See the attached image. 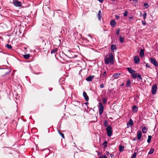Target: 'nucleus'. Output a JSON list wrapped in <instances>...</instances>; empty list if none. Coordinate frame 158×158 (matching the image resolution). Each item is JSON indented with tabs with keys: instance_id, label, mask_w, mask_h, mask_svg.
Returning <instances> with one entry per match:
<instances>
[{
	"instance_id": "1",
	"label": "nucleus",
	"mask_w": 158,
	"mask_h": 158,
	"mask_svg": "<svg viewBox=\"0 0 158 158\" xmlns=\"http://www.w3.org/2000/svg\"><path fill=\"white\" fill-rule=\"evenodd\" d=\"M107 55L105 56L104 58V62L106 64H109L110 63L113 64L114 63V57L112 53H110L107 57Z\"/></svg>"
},
{
	"instance_id": "2",
	"label": "nucleus",
	"mask_w": 158,
	"mask_h": 158,
	"mask_svg": "<svg viewBox=\"0 0 158 158\" xmlns=\"http://www.w3.org/2000/svg\"><path fill=\"white\" fill-rule=\"evenodd\" d=\"M127 69L128 72L131 74V77L133 79H135L136 78L137 73L136 71L129 67L127 68Z\"/></svg>"
},
{
	"instance_id": "3",
	"label": "nucleus",
	"mask_w": 158,
	"mask_h": 158,
	"mask_svg": "<svg viewBox=\"0 0 158 158\" xmlns=\"http://www.w3.org/2000/svg\"><path fill=\"white\" fill-rule=\"evenodd\" d=\"M112 127L110 126H108L106 128L107 134L109 137H110L112 135Z\"/></svg>"
},
{
	"instance_id": "4",
	"label": "nucleus",
	"mask_w": 158,
	"mask_h": 158,
	"mask_svg": "<svg viewBox=\"0 0 158 158\" xmlns=\"http://www.w3.org/2000/svg\"><path fill=\"white\" fill-rule=\"evenodd\" d=\"M99 113L100 115L102 114L104 110V106L102 104L101 102H99Z\"/></svg>"
},
{
	"instance_id": "5",
	"label": "nucleus",
	"mask_w": 158,
	"mask_h": 158,
	"mask_svg": "<svg viewBox=\"0 0 158 158\" xmlns=\"http://www.w3.org/2000/svg\"><path fill=\"white\" fill-rule=\"evenodd\" d=\"M150 60L151 63L156 67H158V63L156 60L153 58H150Z\"/></svg>"
},
{
	"instance_id": "6",
	"label": "nucleus",
	"mask_w": 158,
	"mask_h": 158,
	"mask_svg": "<svg viewBox=\"0 0 158 158\" xmlns=\"http://www.w3.org/2000/svg\"><path fill=\"white\" fill-rule=\"evenodd\" d=\"M157 89V86L155 84H154L152 86V93L153 94H156Z\"/></svg>"
},
{
	"instance_id": "7",
	"label": "nucleus",
	"mask_w": 158,
	"mask_h": 158,
	"mask_svg": "<svg viewBox=\"0 0 158 158\" xmlns=\"http://www.w3.org/2000/svg\"><path fill=\"white\" fill-rule=\"evenodd\" d=\"M13 3L16 7H20L22 6V3L16 0L13 1Z\"/></svg>"
},
{
	"instance_id": "8",
	"label": "nucleus",
	"mask_w": 158,
	"mask_h": 158,
	"mask_svg": "<svg viewBox=\"0 0 158 158\" xmlns=\"http://www.w3.org/2000/svg\"><path fill=\"white\" fill-rule=\"evenodd\" d=\"M134 62L135 64H138L140 61V60L139 57L137 56H135L134 57Z\"/></svg>"
},
{
	"instance_id": "9",
	"label": "nucleus",
	"mask_w": 158,
	"mask_h": 158,
	"mask_svg": "<svg viewBox=\"0 0 158 158\" xmlns=\"http://www.w3.org/2000/svg\"><path fill=\"white\" fill-rule=\"evenodd\" d=\"M110 25L112 27H115L116 25L115 21L114 20H112L110 22Z\"/></svg>"
},
{
	"instance_id": "10",
	"label": "nucleus",
	"mask_w": 158,
	"mask_h": 158,
	"mask_svg": "<svg viewBox=\"0 0 158 158\" xmlns=\"http://www.w3.org/2000/svg\"><path fill=\"white\" fill-rule=\"evenodd\" d=\"M83 96L85 101H88L89 100L88 96L87 95L85 91H84L83 92Z\"/></svg>"
},
{
	"instance_id": "11",
	"label": "nucleus",
	"mask_w": 158,
	"mask_h": 158,
	"mask_svg": "<svg viewBox=\"0 0 158 158\" xmlns=\"http://www.w3.org/2000/svg\"><path fill=\"white\" fill-rule=\"evenodd\" d=\"M137 139L139 140H140L141 138L142 137V132L140 131H138L137 133Z\"/></svg>"
},
{
	"instance_id": "12",
	"label": "nucleus",
	"mask_w": 158,
	"mask_h": 158,
	"mask_svg": "<svg viewBox=\"0 0 158 158\" xmlns=\"http://www.w3.org/2000/svg\"><path fill=\"white\" fill-rule=\"evenodd\" d=\"M134 124L132 120V119H130L129 121L127 123V125L128 126V127L129 126H131L133 125Z\"/></svg>"
},
{
	"instance_id": "13",
	"label": "nucleus",
	"mask_w": 158,
	"mask_h": 158,
	"mask_svg": "<svg viewBox=\"0 0 158 158\" xmlns=\"http://www.w3.org/2000/svg\"><path fill=\"white\" fill-rule=\"evenodd\" d=\"M94 76H90L88 77H87L86 79V80L89 81H91L94 78Z\"/></svg>"
},
{
	"instance_id": "14",
	"label": "nucleus",
	"mask_w": 158,
	"mask_h": 158,
	"mask_svg": "<svg viewBox=\"0 0 158 158\" xmlns=\"http://www.w3.org/2000/svg\"><path fill=\"white\" fill-rule=\"evenodd\" d=\"M139 56L141 58L144 56V50L143 49H140L139 52Z\"/></svg>"
},
{
	"instance_id": "15",
	"label": "nucleus",
	"mask_w": 158,
	"mask_h": 158,
	"mask_svg": "<svg viewBox=\"0 0 158 158\" xmlns=\"http://www.w3.org/2000/svg\"><path fill=\"white\" fill-rule=\"evenodd\" d=\"M121 74L120 73H115L113 75V77L115 79H117L119 77V76Z\"/></svg>"
},
{
	"instance_id": "16",
	"label": "nucleus",
	"mask_w": 158,
	"mask_h": 158,
	"mask_svg": "<svg viewBox=\"0 0 158 158\" xmlns=\"http://www.w3.org/2000/svg\"><path fill=\"white\" fill-rule=\"evenodd\" d=\"M111 49L112 51H114V50H116V46L115 45H111Z\"/></svg>"
},
{
	"instance_id": "17",
	"label": "nucleus",
	"mask_w": 158,
	"mask_h": 158,
	"mask_svg": "<svg viewBox=\"0 0 158 158\" xmlns=\"http://www.w3.org/2000/svg\"><path fill=\"white\" fill-rule=\"evenodd\" d=\"M23 57L26 59H28L30 57V55L29 54H27L23 55Z\"/></svg>"
},
{
	"instance_id": "18",
	"label": "nucleus",
	"mask_w": 158,
	"mask_h": 158,
	"mask_svg": "<svg viewBox=\"0 0 158 158\" xmlns=\"http://www.w3.org/2000/svg\"><path fill=\"white\" fill-rule=\"evenodd\" d=\"M138 107L135 106H132V110L134 112H136L137 111Z\"/></svg>"
},
{
	"instance_id": "19",
	"label": "nucleus",
	"mask_w": 158,
	"mask_h": 158,
	"mask_svg": "<svg viewBox=\"0 0 158 158\" xmlns=\"http://www.w3.org/2000/svg\"><path fill=\"white\" fill-rule=\"evenodd\" d=\"M119 151L120 152H123L124 150V147L123 146L120 145L119 146Z\"/></svg>"
},
{
	"instance_id": "20",
	"label": "nucleus",
	"mask_w": 158,
	"mask_h": 158,
	"mask_svg": "<svg viewBox=\"0 0 158 158\" xmlns=\"http://www.w3.org/2000/svg\"><path fill=\"white\" fill-rule=\"evenodd\" d=\"M101 11L100 10H99L98 13V18L99 20H101Z\"/></svg>"
},
{
	"instance_id": "21",
	"label": "nucleus",
	"mask_w": 158,
	"mask_h": 158,
	"mask_svg": "<svg viewBox=\"0 0 158 158\" xmlns=\"http://www.w3.org/2000/svg\"><path fill=\"white\" fill-rule=\"evenodd\" d=\"M147 128L145 127H143L142 129V131L143 133H146V132H147Z\"/></svg>"
},
{
	"instance_id": "22",
	"label": "nucleus",
	"mask_w": 158,
	"mask_h": 158,
	"mask_svg": "<svg viewBox=\"0 0 158 158\" xmlns=\"http://www.w3.org/2000/svg\"><path fill=\"white\" fill-rule=\"evenodd\" d=\"M131 82L130 80H128L126 82V86L127 87H129L130 86Z\"/></svg>"
},
{
	"instance_id": "23",
	"label": "nucleus",
	"mask_w": 158,
	"mask_h": 158,
	"mask_svg": "<svg viewBox=\"0 0 158 158\" xmlns=\"http://www.w3.org/2000/svg\"><path fill=\"white\" fill-rule=\"evenodd\" d=\"M137 79L138 80H142V78L141 77V76L140 74L137 75Z\"/></svg>"
},
{
	"instance_id": "24",
	"label": "nucleus",
	"mask_w": 158,
	"mask_h": 158,
	"mask_svg": "<svg viewBox=\"0 0 158 158\" xmlns=\"http://www.w3.org/2000/svg\"><path fill=\"white\" fill-rule=\"evenodd\" d=\"M152 136L150 135H148L147 140V142L148 143H150L151 139Z\"/></svg>"
},
{
	"instance_id": "25",
	"label": "nucleus",
	"mask_w": 158,
	"mask_h": 158,
	"mask_svg": "<svg viewBox=\"0 0 158 158\" xmlns=\"http://www.w3.org/2000/svg\"><path fill=\"white\" fill-rule=\"evenodd\" d=\"M154 152V149L153 148L151 149L148 153V154H152Z\"/></svg>"
},
{
	"instance_id": "26",
	"label": "nucleus",
	"mask_w": 158,
	"mask_h": 158,
	"mask_svg": "<svg viewBox=\"0 0 158 158\" xmlns=\"http://www.w3.org/2000/svg\"><path fill=\"white\" fill-rule=\"evenodd\" d=\"M124 38L122 36L119 37V41L121 43H122L124 41Z\"/></svg>"
},
{
	"instance_id": "27",
	"label": "nucleus",
	"mask_w": 158,
	"mask_h": 158,
	"mask_svg": "<svg viewBox=\"0 0 158 158\" xmlns=\"http://www.w3.org/2000/svg\"><path fill=\"white\" fill-rule=\"evenodd\" d=\"M57 50V48H55L51 50V54L55 53Z\"/></svg>"
},
{
	"instance_id": "28",
	"label": "nucleus",
	"mask_w": 158,
	"mask_h": 158,
	"mask_svg": "<svg viewBox=\"0 0 158 158\" xmlns=\"http://www.w3.org/2000/svg\"><path fill=\"white\" fill-rule=\"evenodd\" d=\"M104 126L106 127H107V125H108V123L107 120H105L104 122Z\"/></svg>"
},
{
	"instance_id": "29",
	"label": "nucleus",
	"mask_w": 158,
	"mask_h": 158,
	"mask_svg": "<svg viewBox=\"0 0 158 158\" xmlns=\"http://www.w3.org/2000/svg\"><path fill=\"white\" fill-rule=\"evenodd\" d=\"M137 155L136 153L135 152L133 153L132 156L131 157V158H135Z\"/></svg>"
},
{
	"instance_id": "30",
	"label": "nucleus",
	"mask_w": 158,
	"mask_h": 158,
	"mask_svg": "<svg viewBox=\"0 0 158 158\" xmlns=\"http://www.w3.org/2000/svg\"><path fill=\"white\" fill-rule=\"evenodd\" d=\"M102 76H103V77H104V78H106V76H107V74H106V71H105L103 74H102Z\"/></svg>"
},
{
	"instance_id": "31",
	"label": "nucleus",
	"mask_w": 158,
	"mask_h": 158,
	"mask_svg": "<svg viewBox=\"0 0 158 158\" xmlns=\"http://www.w3.org/2000/svg\"><path fill=\"white\" fill-rule=\"evenodd\" d=\"M102 102L104 104H106L107 102V100L106 98H103L102 99Z\"/></svg>"
},
{
	"instance_id": "32",
	"label": "nucleus",
	"mask_w": 158,
	"mask_h": 158,
	"mask_svg": "<svg viewBox=\"0 0 158 158\" xmlns=\"http://www.w3.org/2000/svg\"><path fill=\"white\" fill-rule=\"evenodd\" d=\"M6 47L9 49H11L12 48V47L10 45L7 44L6 45Z\"/></svg>"
},
{
	"instance_id": "33",
	"label": "nucleus",
	"mask_w": 158,
	"mask_h": 158,
	"mask_svg": "<svg viewBox=\"0 0 158 158\" xmlns=\"http://www.w3.org/2000/svg\"><path fill=\"white\" fill-rule=\"evenodd\" d=\"M103 145L105 147H107V143L106 141H105L103 143Z\"/></svg>"
},
{
	"instance_id": "34",
	"label": "nucleus",
	"mask_w": 158,
	"mask_h": 158,
	"mask_svg": "<svg viewBox=\"0 0 158 158\" xmlns=\"http://www.w3.org/2000/svg\"><path fill=\"white\" fill-rule=\"evenodd\" d=\"M147 15V13L145 12L143 15V17L144 19H145L146 18Z\"/></svg>"
},
{
	"instance_id": "35",
	"label": "nucleus",
	"mask_w": 158,
	"mask_h": 158,
	"mask_svg": "<svg viewBox=\"0 0 158 158\" xmlns=\"http://www.w3.org/2000/svg\"><path fill=\"white\" fill-rule=\"evenodd\" d=\"M144 6H145L146 8H148L149 7V5L147 3H145L144 4Z\"/></svg>"
},
{
	"instance_id": "36",
	"label": "nucleus",
	"mask_w": 158,
	"mask_h": 158,
	"mask_svg": "<svg viewBox=\"0 0 158 158\" xmlns=\"http://www.w3.org/2000/svg\"><path fill=\"white\" fill-rule=\"evenodd\" d=\"M128 12L127 11H125L123 13V16H127V15Z\"/></svg>"
},
{
	"instance_id": "37",
	"label": "nucleus",
	"mask_w": 158,
	"mask_h": 158,
	"mask_svg": "<svg viewBox=\"0 0 158 158\" xmlns=\"http://www.w3.org/2000/svg\"><path fill=\"white\" fill-rule=\"evenodd\" d=\"M59 134H60V135L61 136V137L62 138H64V134L61 132H59Z\"/></svg>"
},
{
	"instance_id": "38",
	"label": "nucleus",
	"mask_w": 158,
	"mask_h": 158,
	"mask_svg": "<svg viewBox=\"0 0 158 158\" xmlns=\"http://www.w3.org/2000/svg\"><path fill=\"white\" fill-rule=\"evenodd\" d=\"M120 30L119 29H118L116 31V34L117 35H119L120 33Z\"/></svg>"
},
{
	"instance_id": "39",
	"label": "nucleus",
	"mask_w": 158,
	"mask_h": 158,
	"mask_svg": "<svg viewBox=\"0 0 158 158\" xmlns=\"http://www.w3.org/2000/svg\"><path fill=\"white\" fill-rule=\"evenodd\" d=\"M100 87L101 88H104V85L102 83L100 85Z\"/></svg>"
},
{
	"instance_id": "40",
	"label": "nucleus",
	"mask_w": 158,
	"mask_h": 158,
	"mask_svg": "<svg viewBox=\"0 0 158 158\" xmlns=\"http://www.w3.org/2000/svg\"><path fill=\"white\" fill-rule=\"evenodd\" d=\"M142 24L143 25H145L146 24V23L145 21H142Z\"/></svg>"
},
{
	"instance_id": "41",
	"label": "nucleus",
	"mask_w": 158,
	"mask_h": 158,
	"mask_svg": "<svg viewBox=\"0 0 158 158\" xmlns=\"http://www.w3.org/2000/svg\"><path fill=\"white\" fill-rule=\"evenodd\" d=\"M146 67L147 68H150V66L148 65V63H147L146 64Z\"/></svg>"
},
{
	"instance_id": "42",
	"label": "nucleus",
	"mask_w": 158,
	"mask_h": 158,
	"mask_svg": "<svg viewBox=\"0 0 158 158\" xmlns=\"http://www.w3.org/2000/svg\"><path fill=\"white\" fill-rule=\"evenodd\" d=\"M133 0V2H134L136 4L137 3L138 0Z\"/></svg>"
},
{
	"instance_id": "43",
	"label": "nucleus",
	"mask_w": 158,
	"mask_h": 158,
	"mask_svg": "<svg viewBox=\"0 0 158 158\" xmlns=\"http://www.w3.org/2000/svg\"><path fill=\"white\" fill-rule=\"evenodd\" d=\"M102 158H107V157L105 155H103L102 156Z\"/></svg>"
},
{
	"instance_id": "44",
	"label": "nucleus",
	"mask_w": 158,
	"mask_h": 158,
	"mask_svg": "<svg viewBox=\"0 0 158 158\" xmlns=\"http://www.w3.org/2000/svg\"><path fill=\"white\" fill-rule=\"evenodd\" d=\"M58 11H59L60 12H59V13H60L61 14H63V12L62 11L60 10H58Z\"/></svg>"
},
{
	"instance_id": "45",
	"label": "nucleus",
	"mask_w": 158,
	"mask_h": 158,
	"mask_svg": "<svg viewBox=\"0 0 158 158\" xmlns=\"http://www.w3.org/2000/svg\"><path fill=\"white\" fill-rule=\"evenodd\" d=\"M99 2L101 3H102L103 2L104 0H98Z\"/></svg>"
},
{
	"instance_id": "46",
	"label": "nucleus",
	"mask_w": 158,
	"mask_h": 158,
	"mask_svg": "<svg viewBox=\"0 0 158 158\" xmlns=\"http://www.w3.org/2000/svg\"><path fill=\"white\" fill-rule=\"evenodd\" d=\"M114 156V155H112V154H110V156H111V158L113 157Z\"/></svg>"
},
{
	"instance_id": "47",
	"label": "nucleus",
	"mask_w": 158,
	"mask_h": 158,
	"mask_svg": "<svg viewBox=\"0 0 158 158\" xmlns=\"http://www.w3.org/2000/svg\"><path fill=\"white\" fill-rule=\"evenodd\" d=\"M88 36H89V37H90V38H92V36H91L90 35V34H88Z\"/></svg>"
},
{
	"instance_id": "48",
	"label": "nucleus",
	"mask_w": 158,
	"mask_h": 158,
	"mask_svg": "<svg viewBox=\"0 0 158 158\" xmlns=\"http://www.w3.org/2000/svg\"><path fill=\"white\" fill-rule=\"evenodd\" d=\"M84 104L87 106L88 104V102H86Z\"/></svg>"
},
{
	"instance_id": "49",
	"label": "nucleus",
	"mask_w": 158,
	"mask_h": 158,
	"mask_svg": "<svg viewBox=\"0 0 158 158\" xmlns=\"http://www.w3.org/2000/svg\"><path fill=\"white\" fill-rule=\"evenodd\" d=\"M133 18V17L131 16V17H129V19H131Z\"/></svg>"
},
{
	"instance_id": "50",
	"label": "nucleus",
	"mask_w": 158,
	"mask_h": 158,
	"mask_svg": "<svg viewBox=\"0 0 158 158\" xmlns=\"http://www.w3.org/2000/svg\"><path fill=\"white\" fill-rule=\"evenodd\" d=\"M109 152H106V154L107 155H109Z\"/></svg>"
},
{
	"instance_id": "51",
	"label": "nucleus",
	"mask_w": 158,
	"mask_h": 158,
	"mask_svg": "<svg viewBox=\"0 0 158 158\" xmlns=\"http://www.w3.org/2000/svg\"><path fill=\"white\" fill-rule=\"evenodd\" d=\"M119 16H116V18L117 19H118L119 18Z\"/></svg>"
},
{
	"instance_id": "52",
	"label": "nucleus",
	"mask_w": 158,
	"mask_h": 158,
	"mask_svg": "<svg viewBox=\"0 0 158 158\" xmlns=\"http://www.w3.org/2000/svg\"><path fill=\"white\" fill-rule=\"evenodd\" d=\"M111 0L113 2H115L116 0Z\"/></svg>"
},
{
	"instance_id": "53",
	"label": "nucleus",
	"mask_w": 158,
	"mask_h": 158,
	"mask_svg": "<svg viewBox=\"0 0 158 158\" xmlns=\"http://www.w3.org/2000/svg\"><path fill=\"white\" fill-rule=\"evenodd\" d=\"M86 40L88 42H89V40L87 39H86Z\"/></svg>"
},
{
	"instance_id": "54",
	"label": "nucleus",
	"mask_w": 158,
	"mask_h": 158,
	"mask_svg": "<svg viewBox=\"0 0 158 158\" xmlns=\"http://www.w3.org/2000/svg\"><path fill=\"white\" fill-rule=\"evenodd\" d=\"M99 158H102V157H100Z\"/></svg>"
},
{
	"instance_id": "55",
	"label": "nucleus",
	"mask_w": 158,
	"mask_h": 158,
	"mask_svg": "<svg viewBox=\"0 0 158 158\" xmlns=\"http://www.w3.org/2000/svg\"><path fill=\"white\" fill-rule=\"evenodd\" d=\"M132 0H129L130 1H131Z\"/></svg>"
},
{
	"instance_id": "56",
	"label": "nucleus",
	"mask_w": 158,
	"mask_h": 158,
	"mask_svg": "<svg viewBox=\"0 0 158 158\" xmlns=\"http://www.w3.org/2000/svg\"><path fill=\"white\" fill-rule=\"evenodd\" d=\"M44 40H43V41H42V42H43Z\"/></svg>"
},
{
	"instance_id": "57",
	"label": "nucleus",
	"mask_w": 158,
	"mask_h": 158,
	"mask_svg": "<svg viewBox=\"0 0 158 158\" xmlns=\"http://www.w3.org/2000/svg\"><path fill=\"white\" fill-rule=\"evenodd\" d=\"M151 158L150 157V158Z\"/></svg>"
}]
</instances>
